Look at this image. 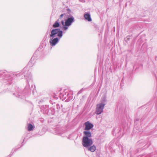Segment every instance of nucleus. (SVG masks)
I'll return each mask as SVG.
<instances>
[{"instance_id":"nucleus-1","label":"nucleus","mask_w":157,"mask_h":157,"mask_svg":"<svg viewBox=\"0 0 157 157\" xmlns=\"http://www.w3.org/2000/svg\"><path fill=\"white\" fill-rule=\"evenodd\" d=\"M93 141L91 139L83 137L82 140V144L85 147H87L92 145L93 144Z\"/></svg>"},{"instance_id":"nucleus-2","label":"nucleus","mask_w":157,"mask_h":157,"mask_svg":"<svg viewBox=\"0 0 157 157\" xmlns=\"http://www.w3.org/2000/svg\"><path fill=\"white\" fill-rule=\"evenodd\" d=\"M63 32L60 30L59 29H52L51 32V34L50 36L51 37H54L55 35L58 34V36L59 37H61L62 36Z\"/></svg>"},{"instance_id":"nucleus-3","label":"nucleus","mask_w":157,"mask_h":157,"mask_svg":"<svg viewBox=\"0 0 157 157\" xmlns=\"http://www.w3.org/2000/svg\"><path fill=\"white\" fill-rule=\"evenodd\" d=\"M105 105V104L102 103L98 104L97 105L96 111L97 114L98 115L103 112Z\"/></svg>"},{"instance_id":"nucleus-4","label":"nucleus","mask_w":157,"mask_h":157,"mask_svg":"<svg viewBox=\"0 0 157 157\" xmlns=\"http://www.w3.org/2000/svg\"><path fill=\"white\" fill-rule=\"evenodd\" d=\"M84 130L86 131L89 130L93 128L94 125L89 121H87L84 123Z\"/></svg>"},{"instance_id":"nucleus-5","label":"nucleus","mask_w":157,"mask_h":157,"mask_svg":"<svg viewBox=\"0 0 157 157\" xmlns=\"http://www.w3.org/2000/svg\"><path fill=\"white\" fill-rule=\"evenodd\" d=\"M58 41L59 39L57 38H56L53 39H50L49 40V43L51 46H53L56 44Z\"/></svg>"},{"instance_id":"nucleus-6","label":"nucleus","mask_w":157,"mask_h":157,"mask_svg":"<svg viewBox=\"0 0 157 157\" xmlns=\"http://www.w3.org/2000/svg\"><path fill=\"white\" fill-rule=\"evenodd\" d=\"M74 21V18L73 17L68 18L65 20V24L66 26H70L72 23Z\"/></svg>"},{"instance_id":"nucleus-7","label":"nucleus","mask_w":157,"mask_h":157,"mask_svg":"<svg viewBox=\"0 0 157 157\" xmlns=\"http://www.w3.org/2000/svg\"><path fill=\"white\" fill-rule=\"evenodd\" d=\"M83 134L85 135L83 137H86L88 138L91 137V133L90 132L88 131H85L83 132Z\"/></svg>"},{"instance_id":"nucleus-8","label":"nucleus","mask_w":157,"mask_h":157,"mask_svg":"<svg viewBox=\"0 0 157 157\" xmlns=\"http://www.w3.org/2000/svg\"><path fill=\"white\" fill-rule=\"evenodd\" d=\"M85 19L89 21H91L92 20L90 17V16L89 13H86L84 15Z\"/></svg>"},{"instance_id":"nucleus-9","label":"nucleus","mask_w":157,"mask_h":157,"mask_svg":"<svg viewBox=\"0 0 157 157\" xmlns=\"http://www.w3.org/2000/svg\"><path fill=\"white\" fill-rule=\"evenodd\" d=\"M96 149V147L94 145H93L90 147L88 148V150L92 152H94L95 151Z\"/></svg>"},{"instance_id":"nucleus-10","label":"nucleus","mask_w":157,"mask_h":157,"mask_svg":"<svg viewBox=\"0 0 157 157\" xmlns=\"http://www.w3.org/2000/svg\"><path fill=\"white\" fill-rule=\"evenodd\" d=\"M61 23L62 24V25L63 26V29L64 30H66L68 29V27L69 26H66L65 25V24H64V21L63 20H62L61 21Z\"/></svg>"},{"instance_id":"nucleus-11","label":"nucleus","mask_w":157,"mask_h":157,"mask_svg":"<svg viewBox=\"0 0 157 157\" xmlns=\"http://www.w3.org/2000/svg\"><path fill=\"white\" fill-rule=\"evenodd\" d=\"M59 20L56 21L53 25V27L54 28H56L59 27Z\"/></svg>"},{"instance_id":"nucleus-12","label":"nucleus","mask_w":157,"mask_h":157,"mask_svg":"<svg viewBox=\"0 0 157 157\" xmlns=\"http://www.w3.org/2000/svg\"><path fill=\"white\" fill-rule=\"evenodd\" d=\"M33 127V126L32 124H28V130L29 131L32 130Z\"/></svg>"},{"instance_id":"nucleus-13","label":"nucleus","mask_w":157,"mask_h":157,"mask_svg":"<svg viewBox=\"0 0 157 157\" xmlns=\"http://www.w3.org/2000/svg\"><path fill=\"white\" fill-rule=\"evenodd\" d=\"M63 14H62L60 15V17H59V18L60 19H61L62 18V17H63Z\"/></svg>"},{"instance_id":"nucleus-14","label":"nucleus","mask_w":157,"mask_h":157,"mask_svg":"<svg viewBox=\"0 0 157 157\" xmlns=\"http://www.w3.org/2000/svg\"><path fill=\"white\" fill-rule=\"evenodd\" d=\"M63 14H62L60 15V17H59V18L60 19H61L62 18V17H63Z\"/></svg>"}]
</instances>
